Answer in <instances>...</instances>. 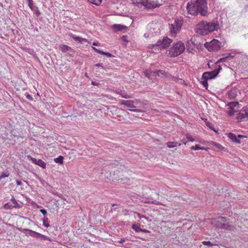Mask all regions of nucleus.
I'll list each match as a JSON object with an SVG mask.
<instances>
[{"label":"nucleus","instance_id":"obj_1","mask_svg":"<svg viewBox=\"0 0 248 248\" xmlns=\"http://www.w3.org/2000/svg\"><path fill=\"white\" fill-rule=\"evenodd\" d=\"M186 10L188 14L196 16L200 14L206 16L208 14L207 2L206 0H191L188 2Z\"/></svg>","mask_w":248,"mask_h":248},{"label":"nucleus","instance_id":"obj_2","mask_svg":"<svg viewBox=\"0 0 248 248\" xmlns=\"http://www.w3.org/2000/svg\"><path fill=\"white\" fill-rule=\"evenodd\" d=\"M219 29V25L217 21L212 22L201 21L196 27V32L202 35H206L209 33Z\"/></svg>","mask_w":248,"mask_h":248},{"label":"nucleus","instance_id":"obj_3","mask_svg":"<svg viewBox=\"0 0 248 248\" xmlns=\"http://www.w3.org/2000/svg\"><path fill=\"white\" fill-rule=\"evenodd\" d=\"M131 3L139 8L143 6L144 8L153 9L159 7L161 3L158 0H131Z\"/></svg>","mask_w":248,"mask_h":248},{"label":"nucleus","instance_id":"obj_4","mask_svg":"<svg viewBox=\"0 0 248 248\" xmlns=\"http://www.w3.org/2000/svg\"><path fill=\"white\" fill-rule=\"evenodd\" d=\"M185 49L184 44L181 41H178L173 44L169 50V55L171 57H177L183 53Z\"/></svg>","mask_w":248,"mask_h":248},{"label":"nucleus","instance_id":"obj_5","mask_svg":"<svg viewBox=\"0 0 248 248\" xmlns=\"http://www.w3.org/2000/svg\"><path fill=\"white\" fill-rule=\"evenodd\" d=\"M216 225L217 227L228 230H233L234 227L233 225L227 222L225 217H219L216 221Z\"/></svg>","mask_w":248,"mask_h":248},{"label":"nucleus","instance_id":"obj_6","mask_svg":"<svg viewBox=\"0 0 248 248\" xmlns=\"http://www.w3.org/2000/svg\"><path fill=\"white\" fill-rule=\"evenodd\" d=\"M172 40L168 37H164L162 40L157 42L156 44L153 46V48L155 50H159L161 48H165L168 47Z\"/></svg>","mask_w":248,"mask_h":248},{"label":"nucleus","instance_id":"obj_7","mask_svg":"<svg viewBox=\"0 0 248 248\" xmlns=\"http://www.w3.org/2000/svg\"><path fill=\"white\" fill-rule=\"evenodd\" d=\"M182 24V20L177 19L175 20L173 23L170 25V32L172 36H175L176 34L181 29Z\"/></svg>","mask_w":248,"mask_h":248},{"label":"nucleus","instance_id":"obj_8","mask_svg":"<svg viewBox=\"0 0 248 248\" xmlns=\"http://www.w3.org/2000/svg\"><path fill=\"white\" fill-rule=\"evenodd\" d=\"M204 45L210 51H215L221 47V43L217 40L214 39L209 43L206 42Z\"/></svg>","mask_w":248,"mask_h":248},{"label":"nucleus","instance_id":"obj_9","mask_svg":"<svg viewBox=\"0 0 248 248\" xmlns=\"http://www.w3.org/2000/svg\"><path fill=\"white\" fill-rule=\"evenodd\" d=\"M140 104V102L138 100H123L121 102V104L124 106V108H129L130 111H136V110L132 109V108H136L138 107Z\"/></svg>","mask_w":248,"mask_h":248},{"label":"nucleus","instance_id":"obj_10","mask_svg":"<svg viewBox=\"0 0 248 248\" xmlns=\"http://www.w3.org/2000/svg\"><path fill=\"white\" fill-rule=\"evenodd\" d=\"M227 107V114L229 116H233L240 108L239 104L237 102H230L228 104Z\"/></svg>","mask_w":248,"mask_h":248},{"label":"nucleus","instance_id":"obj_11","mask_svg":"<svg viewBox=\"0 0 248 248\" xmlns=\"http://www.w3.org/2000/svg\"><path fill=\"white\" fill-rule=\"evenodd\" d=\"M221 69L222 68L221 66L218 65V67L216 68L214 70L210 72L203 73L202 74V78L211 79L215 78L219 73Z\"/></svg>","mask_w":248,"mask_h":248},{"label":"nucleus","instance_id":"obj_12","mask_svg":"<svg viewBox=\"0 0 248 248\" xmlns=\"http://www.w3.org/2000/svg\"><path fill=\"white\" fill-rule=\"evenodd\" d=\"M236 119L238 121H242L248 119V108L244 107L236 114Z\"/></svg>","mask_w":248,"mask_h":248},{"label":"nucleus","instance_id":"obj_13","mask_svg":"<svg viewBox=\"0 0 248 248\" xmlns=\"http://www.w3.org/2000/svg\"><path fill=\"white\" fill-rule=\"evenodd\" d=\"M27 233L29 235L35 238H40L42 240H49V238L44 235H43L40 233L32 231L31 230L27 229L26 230Z\"/></svg>","mask_w":248,"mask_h":248},{"label":"nucleus","instance_id":"obj_14","mask_svg":"<svg viewBox=\"0 0 248 248\" xmlns=\"http://www.w3.org/2000/svg\"><path fill=\"white\" fill-rule=\"evenodd\" d=\"M28 158L31 160V162L36 164V165H38L39 166L42 167V168L43 169H45L46 168V163L43 161L42 159H38V160H37L36 159L33 158V157H32L30 156H28Z\"/></svg>","mask_w":248,"mask_h":248},{"label":"nucleus","instance_id":"obj_15","mask_svg":"<svg viewBox=\"0 0 248 248\" xmlns=\"http://www.w3.org/2000/svg\"><path fill=\"white\" fill-rule=\"evenodd\" d=\"M112 29L115 31H123L126 30L127 27L121 24H114Z\"/></svg>","mask_w":248,"mask_h":248},{"label":"nucleus","instance_id":"obj_16","mask_svg":"<svg viewBox=\"0 0 248 248\" xmlns=\"http://www.w3.org/2000/svg\"><path fill=\"white\" fill-rule=\"evenodd\" d=\"M145 75L146 77L148 78H150L151 75H157L158 76H160V75H163L165 76V72L164 71L162 70H158V71H155L153 72H151L150 73H149L148 71L144 72Z\"/></svg>","mask_w":248,"mask_h":248},{"label":"nucleus","instance_id":"obj_17","mask_svg":"<svg viewBox=\"0 0 248 248\" xmlns=\"http://www.w3.org/2000/svg\"><path fill=\"white\" fill-rule=\"evenodd\" d=\"M237 90L236 89H232L228 92V96L230 98H234L237 95Z\"/></svg>","mask_w":248,"mask_h":248},{"label":"nucleus","instance_id":"obj_18","mask_svg":"<svg viewBox=\"0 0 248 248\" xmlns=\"http://www.w3.org/2000/svg\"><path fill=\"white\" fill-rule=\"evenodd\" d=\"M116 93L120 94L122 97L124 98H129L131 97L130 95L128 94L124 91L122 90L121 89H117Z\"/></svg>","mask_w":248,"mask_h":248},{"label":"nucleus","instance_id":"obj_19","mask_svg":"<svg viewBox=\"0 0 248 248\" xmlns=\"http://www.w3.org/2000/svg\"><path fill=\"white\" fill-rule=\"evenodd\" d=\"M92 48L96 52L101 54V55H105L108 57H110L112 56V54L109 52H104L101 50H99L95 47L92 46Z\"/></svg>","mask_w":248,"mask_h":248},{"label":"nucleus","instance_id":"obj_20","mask_svg":"<svg viewBox=\"0 0 248 248\" xmlns=\"http://www.w3.org/2000/svg\"><path fill=\"white\" fill-rule=\"evenodd\" d=\"M229 138L233 142H235L237 143H240L241 142L240 140L238 139L237 137L234 134L231 133H229Z\"/></svg>","mask_w":248,"mask_h":248},{"label":"nucleus","instance_id":"obj_21","mask_svg":"<svg viewBox=\"0 0 248 248\" xmlns=\"http://www.w3.org/2000/svg\"><path fill=\"white\" fill-rule=\"evenodd\" d=\"M190 149L192 150H207V148L201 146L198 144H196L195 146H192L190 147Z\"/></svg>","mask_w":248,"mask_h":248},{"label":"nucleus","instance_id":"obj_22","mask_svg":"<svg viewBox=\"0 0 248 248\" xmlns=\"http://www.w3.org/2000/svg\"><path fill=\"white\" fill-rule=\"evenodd\" d=\"M181 144L178 143L177 141H174V142H168L167 143V146L169 148H173L175 147H177V146H180Z\"/></svg>","mask_w":248,"mask_h":248},{"label":"nucleus","instance_id":"obj_23","mask_svg":"<svg viewBox=\"0 0 248 248\" xmlns=\"http://www.w3.org/2000/svg\"><path fill=\"white\" fill-rule=\"evenodd\" d=\"M11 202L12 203V205H13V207H14L15 208H19L20 207V205L19 203H17L14 198H12L11 199Z\"/></svg>","mask_w":248,"mask_h":248},{"label":"nucleus","instance_id":"obj_24","mask_svg":"<svg viewBox=\"0 0 248 248\" xmlns=\"http://www.w3.org/2000/svg\"><path fill=\"white\" fill-rule=\"evenodd\" d=\"M60 47L62 51L64 52L69 51L71 49V48L70 46L65 45H61Z\"/></svg>","mask_w":248,"mask_h":248},{"label":"nucleus","instance_id":"obj_25","mask_svg":"<svg viewBox=\"0 0 248 248\" xmlns=\"http://www.w3.org/2000/svg\"><path fill=\"white\" fill-rule=\"evenodd\" d=\"M63 157L60 155L58 157L54 158V161L55 163L62 164L63 163Z\"/></svg>","mask_w":248,"mask_h":248},{"label":"nucleus","instance_id":"obj_26","mask_svg":"<svg viewBox=\"0 0 248 248\" xmlns=\"http://www.w3.org/2000/svg\"><path fill=\"white\" fill-rule=\"evenodd\" d=\"M185 136L187 141L193 142L195 140V139L189 134H186Z\"/></svg>","mask_w":248,"mask_h":248},{"label":"nucleus","instance_id":"obj_27","mask_svg":"<svg viewBox=\"0 0 248 248\" xmlns=\"http://www.w3.org/2000/svg\"><path fill=\"white\" fill-rule=\"evenodd\" d=\"M43 225L46 228H48L49 227V224L48 223V218L46 217H44Z\"/></svg>","mask_w":248,"mask_h":248},{"label":"nucleus","instance_id":"obj_28","mask_svg":"<svg viewBox=\"0 0 248 248\" xmlns=\"http://www.w3.org/2000/svg\"><path fill=\"white\" fill-rule=\"evenodd\" d=\"M90 2L95 4L96 5H99L102 2V0H88Z\"/></svg>","mask_w":248,"mask_h":248},{"label":"nucleus","instance_id":"obj_29","mask_svg":"<svg viewBox=\"0 0 248 248\" xmlns=\"http://www.w3.org/2000/svg\"><path fill=\"white\" fill-rule=\"evenodd\" d=\"M9 173L7 171H3L0 175V179H2L4 178L7 177L9 176Z\"/></svg>","mask_w":248,"mask_h":248},{"label":"nucleus","instance_id":"obj_30","mask_svg":"<svg viewBox=\"0 0 248 248\" xmlns=\"http://www.w3.org/2000/svg\"><path fill=\"white\" fill-rule=\"evenodd\" d=\"M132 229L137 232L141 231V229L137 225L133 224L132 226Z\"/></svg>","mask_w":248,"mask_h":248},{"label":"nucleus","instance_id":"obj_31","mask_svg":"<svg viewBox=\"0 0 248 248\" xmlns=\"http://www.w3.org/2000/svg\"><path fill=\"white\" fill-rule=\"evenodd\" d=\"M4 208L6 209H10L14 208L13 207V205H12L10 203H7L4 205Z\"/></svg>","mask_w":248,"mask_h":248},{"label":"nucleus","instance_id":"obj_32","mask_svg":"<svg viewBox=\"0 0 248 248\" xmlns=\"http://www.w3.org/2000/svg\"><path fill=\"white\" fill-rule=\"evenodd\" d=\"M208 80V79H206L202 78V84L203 86L204 87H205L206 88H207V86H208V83H207Z\"/></svg>","mask_w":248,"mask_h":248},{"label":"nucleus","instance_id":"obj_33","mask_svg":"<svg viewBox=\"0 0 248 248\" xmlns=\"http://www.w3.org/2000/svg\"><path fill=\"white\" fill-rule=\"evenodd\" d=\"M72 38L75 41L80 42L81 37L73 35Z\"/></svg>","mask_w":248,"mask_h":248},{"label":"nucleus","instance_id":"obj_34","mask_svg":"<svg viewBox=\"0 0 248 248\" xmlns=\"http://www.w3.org/2000/svg\"><path fill=\"white\" fill-rule=\"evenodd\" d=\"M202 244L204 245H207V246H212L213 245L210 241H203Z\"/></svg>","mask_w":248,"mask_h":248},{"label":"nucleus","instance_id":"obj_35","mask_svg":"<svg viewBox=\"0 0 248 248\" xmlns=\"http://www.w3.org/2000/svg\"><path fill=\"white\" fill-rule=\"evenodd\" d=\"M40 212L44 215V217H46L47 215V212L45 209H41L40 210Z\"/></svg>","mask_w":248,"mask_h":248},{"label":"nucleus","instance_id":"obj_36","mask_svg":"<svg viewBox=\"0 0 248 248\" xmlns=\"http://www.w3.org/2000/svg\"><path fill=\"white\" fill-rule=\"evenodd\" d=\"M125 241V239L124 238H121L120 240L118 241H115L116 243H118L119 244L123 243Z\"/></svg>","mask_w":248,"mask_h":248},{"label":"nucleus","instance_id":"obj_37","mask_svg":"<svg viewBox=\"0 0 248 248\" xmlns=\"http://www.w3.org/2000/svg\"><path fill=\"white\" fill-rule=\"evenodd\" d=\"M28 1L29 6L30 8H31L33 4V1L32 0H27Z\"/></svg>","mask_w":248,"mask_h":248},{"label":"nucleus","instance_id":"obj_38","mask_svg":"<svg viewBox=\"0 0 248 248\" xmlns=\"http://www.w3.org/2000/svg\"><path fill=\"white\" fill-rule=\"evenodd\" d=\"M187 141V140H186L185 139H183L181 140V142L184 144H186Z\"/></svg>","mask_w":248,"mask_h":248},{"label":"nucleus","instance_id":"obj_39","mask_svg":"<svg viewBox=\"0 0 248 248\" xmlns=\"http://www.w3.org/2000/svg\"><path fill=\"white\" fill-rule=\"evenodd\" d=\"M206 125L209 127L211 129H213V125L211 123H206Z\"/></svg>","mask_w":248,"mask_h":248},{"label":"nucleus","instance_id":"obj_40","mask_svg":"<svg viewBox=\"0 0 248 248\" xmlns=\"http://www.w3.org/2000/svg\"><path fill=\"white\" fill-rule=\"evenodd\" d=\"M88 42V41L87 39H85V38H81V39H80V42Z\"/></svg>","mask_w":248,"mask_h":248},{"label":"nucleus","instance_id":"obj_41","mask_svg":"<svg viewBox=\"0 0 248 248\" xmlns=\"http://www.w3.org/2000/svg\"><path fill=\"white\" fill-rule=\"evenodd\" d=\"M95 66L101 67L103 68V64L101 63H98L95 64Z\"/></svg>","mask_w":248,"mask_h":248},{"label":"nucleus","instance_id":"obj_42","mask_svg":"<svg viewBox=\"0 0 248 248\" xmlns=\"http://www.w3.org/2000/svg\"><path fill=\"white\" fill-rule=\"evenodd\" d=\"M22 183L21 181H18V180L16 181V185L17 186H21V185H22Z\"/></svg>","mask_w":248,"mask_h":248},{"label":"nucleus","instance_id":"obj_43","mask_svg":"<svg viewBox=\"0 0 248 248\" xmlns=\"http://www.w3.org/2000/svg\"><path fill=\"white\" fill-rule=\"evenodd\" d=\"M151 34H150L149 33H144V36L145 37V38H148V37H149L150 36Z\"/></svg>","mask_w":248,"mask_h":248},{"label":"nucleus","instance_id":"obj_44","mask_svg":"<svg viewBox=\"0 0 248 248\" xmlns=\"http://www.w3.org/2000/svg\"><path fill=\"white\" fill-rule=\"evenodd\" d=\"M226 58H222V59H219V60L218 61L217 63L220 62H224V61H225V60H226Z\"/></svg>","mask_w":248,"mask_h":248},{"label":"nucleus","instance_id":"obj_45","mask_svg":"<svg viewBox=\"0 0 248 248\" xmlns=\"http://www.w3.org/2000/svg\"><path fill=\"white\" fill-rule=\"evenodd\" d=\"M93 46H99V43L98 42H94L93 44Z\"/></svg>","mask_w":248,"mask_h":248},{"label":"nucleus","instance_id":"obj_46","mask_svg":"<svg viewBox=\"0 0 248 248\" xmlns=\"http://www.w3.org/2000/svg\"><path fill=\"white\" fill-rule=\"evenodd\" d=\"M27 98L29 99H31V100H32V96L30 95V94H28L27 96Z\"/></svg>","mask_w":248,"mask_h":248},{"label":"nucleus","instance_id":"obj_47","mask_svg":"<svg viewBox=\"0 0 248 248\" xmlns=\"http://www.w3.org/2000/svg\"><path fill=\"white\" fill-rule=\"evenodd\" d=\"M215 145H216V146L217 147H218V148L220 149L221 147H222V146L219 144H218V143H216Z\"/></svg>","mask_w":248,"mask_h":248},{"label":"nucleus","instance_id":"obj_48","mask_svg":"<svg viewBox=\"0 0 248 248\" xmlns=\"http://www.w3.org/2000/svg\"><path fill=\"white\" fill-rule=\"evenodd\" d=\"M237 137L238 139L244 137V136H243L242 135H238Z\"/></svg>","mask_w":248,"mask_h":248},{"label":"nucleus","instance_id":"obj_49","mask_svg":"<svg viewBox=\"0 0 248 248\" xmlns=\"http://www.w3.org/2000/svg\"><path fill=\"white\" fill-rule=\"evenodd\" d=\"M141 232H147L148 231L147 230H142L141 229Z\"/></svg>","mask_w":248,"mask_h":248},{"label":"nucleus","instance_id":"obj_50","mask_svg":"<svg viewBox=\"0 0 248 248\" xmlns=\"http://www.w3.org/2000/svg\"><path fill=\"white\" fill-rule=\"evenodd\" d=\"M122 39H123V40L124 41H126V42H127V41L125 40V37H124H124L122 38Z\"/></svg>","mask_w":248,"mask_h":248},{"label":"nucleus","instance_id":"obj_51","mask_svg":"<svg viewBox=\"0 0 248 248\" xmlns=\"http://www.w3.org/2000/svg\"><path fill=\"white\" fill-rule=\"evenodd\" d=\"M92 84L93 85H96V84L95 83V82H92Z\"/></svg>","mask_w":248,"mask_h":248}]
</instances>
